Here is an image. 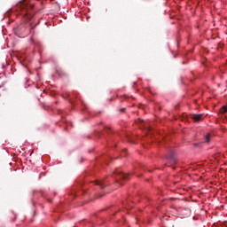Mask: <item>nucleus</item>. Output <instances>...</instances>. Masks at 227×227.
Listing matches in <instances>:
<instances>
[{"mask_svg":"<svg viewBox=\"0 0 227 227\" xmlns=\"http://www.w3.org/2000/svg\"><path fill=\"white\" fill-rule=\"evenodd\" d=\"M18 10L20 11V15L22 19V24L19 25L14 28V33L19 38H24L27 35H32L33 29V17L35 15V10L33 3L30 0H25L20 2L17 5Z\"/></svg>","mask_w":227,"mask_h":227,"instance_id":"1","label":"nucleus"},{"mask_svg":"<svg viewBox=\"0 0 227 227\" xmlns=\"http://www.w3.org/2000/svg\"><path fill=\"white\" fill-rule=\"evenodd\" d=\"M116 177H115V181L117 182V184L123 185V184L121 183V181L123 180H129V174H125L123 172L121 171H116L115 172Z\"/></svg>","mask_w":227,"mask_h":227,"instance_id":"2","label":"nucleus"},{"mask_svg":"<svg viewBox=\"0 0 227 227\" xmlns=\"http://www.w3.org/2000/svg\"><path fill=\"white\" fill-rule=\"evenodd\" d=\"M92 184L95 185L94 189H104L106 185L104 179L94 181Z\"/></svg>","mask_w":227,"mask_h":227,"instance_id":"3","label":"nucleus"},{"mask_svg":"<svg viewBox=\"0 0 227 227\" xmlns=\"http://www.w3.org/2000/svg\"><path fill=\"white\" fill-rule=\"evenodd\" d=\"M167 159H169L170 160H173V162H176L175 152L170 151L168 155L167 156Z\"/></svg>","mask_w":227,"mask_h":227,"instance_id":"4","label":"nucleus"},{"mask_svg":"<svg viewBox=\"0 0 227 227\" xmlns=\"http://www.w3.org/2000/svg\"><path fill=\"white\" fill-rule=\"evenodd\" d=\"M202 116H203V114H194L192 118H193L194 121H201Z\"/></svg>","mask_w":227,"mask_h":227,"instance_id":"5","label":"nucleus"},{"mask_svg":"<svg viewBox=\"0 0 227 227\" xmlns=\"http://www.w3.org/2000/svg\"><path fill=\"white\" fill-rule=\"evenodd\" d=\"M220 113L222 114H226L227 113V106H223L221 109H220Z\"/></svg>","mask_w":227,"mask_h":227,"instance_id":"6","label":"nucleus"},{"mask_svg":"<svg viewBox=\"0 0 227 227\" xmlns=\"http://www.w3.org/2000/svg\"><path fill=\"white\" fill-rule=\"evenodd\" d=\"M204 139H205V143H210V134H207Z\"/></svg>","mask_w":227,"mask_h":227,"instance_id":"7","label":"nucleus"},{"mask_svg":"<svg viewBox=\"0 0 227 227\" xmlns=\"http://www.w3.org/2000/svg\"><path fill=\"white\" fill-rule=\"evenodd\" d=\"M193 146L195 148H201V143H195V144H193Z\"/></svg>","mask_w":227,"mask_h":227,"instance_id":"8","label":"nucleus"},{"mask_svg":"<svg viewBox=\"0 0 227 227\" xmlns=\"http://www.w3.org/2000/svg\"><path fill=\"white\" fill-rule=\"evenodd\" d=\"M83 104V107L85 108V109H88V106H86V104H84V103H82Z\"/></svg>","mask_w":227,"mask_h":227,"instance_id":"9","label":"nucleus"}]
</instances>
